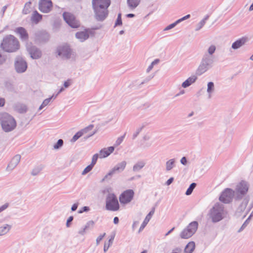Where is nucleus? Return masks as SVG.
Masks as SVG:
<instances>
[{
  "mask_svg": "<svg viewBox=\"0 0 253 253\" xmlns=\"http://www.w3.org/2000/svg\"><path fill=\"white\" fill-rule=\"evenodd\" d=\"M227 215V211L225 209L223 205L217 203L208 213V216L212 223H217L226 218Z\"/></svg>",
  "mask_w": 253,
  "mask_h": 253,
  "instance_id": "obj_1",
  "label": "nucleus"
},
{
  "mask_svg": "<svg viewBox=\"0 0 253 253\" xmlns=\"http://www.w3.org/2000/svg\"><path fill=\"white\" fill-rule=\"evenodd\" d=\"M20 47L18 40L12 35H7L3 38L0 47L7 52H16Z\"/></svg>",
  "mask_w": 253,
  "mask_h": 253,
  "instance_id": "obj_2",
  "label": "nucleus"
},
{
  "mask_svg": "<svg viewBox=\"0 0 253 253\" xmlns=\"http://www.w3.org/2000/svg\"><path fill=\"white\" fill-rule=\"evenodd\" d=\"M0 124L3 130L6 132L12 131L16 126L14 118L6 113H0Z\"/></svg>",
  "mask_w": 253,
  "mask_h": 253,
  "instance_id": "obj_3",
  "label": "nucleus"
},
{
  "mask_svg": "<svg viewBox=\"0 0 253 253\" xmlns=\"http://www.w3.org/2000/svg\"><path fill=\"white\" fill-rule=\"evenodd\" d=\"M213 59H210L208 56H203L200 63L198 67L196 73L197 75H202L213 66Z\"/></svg>",
  "mask_w": 253,
  "mask_h": 253,
  "instance_id": "obj_4",
  "label": "nucleus"
},
{
  "mask_svg": "<svg viewBox=\"0 0 253 253\" xmlns=\"http://www.w3.org/2000/svg\"><path fill=\"white\" fill-rule=\"evenodd\" d=\"M105 208L107 210L113 211H117L119 210V204L114 194L109 193L107 196Z\"/></svg>",
  "mask_w": 253,
  "mask_h": 253,
  "instance_id": "obj_5",
  "label": "nucleus"
},
{
  "mask_svg": "<svg viewBox=\"0 0 253 253\" xmlns=\"http://www.w3.org/2000/svg\"><path fill=\"white\" fill-rule=\"evenodd\" d=\"M198 222L194 221L190 223L186 228L184 229L180 234V236L182 239H188L194 235L198 227Z\"/></svg>",
  "mask_w": 253,
  "mask_h": 253,
  "instance_id": "obj_6",
  "label": "nucleus"
},
{
  "mask_svg": "<svg viewBox=\"0 0 253 253\" xmlns=\"http://www.w3.org/2000/svg\"><path fill=\"white\" fill-rule=\"evenodd\" d=\"M249 189L248 183L245 181H242L236 186L235 194V199L240 200L247 193Z\"/></svg>",
  "mask_w": 253,
  "mask_h": 253,
  "instance_id": "obj_7",
  "label": "nucleus"
},
{
  "mask_svg": "<svg viewBox=\"0 0 253 253\" xmlns=\"http://www.w3.org/2000/svg\"><path fill=\"white\" fill-rule=\"evenodd\" d=\"M63 17L66 22L72 28H76L79 27L80 22L77 20L74 15L69 12H64Z\"/></svg>",
  "mask_w": 253,
  "mask_h": 253,
  "instance_id": "obj_8",
  "label": "nucleus"
},
{
  "mask_svg": "<svg viewBox=\"0 0 253 253\" xmlns=\"http://www.w3.org/2000/svg\"><path fill=\"white\" fill-rule=\"evenodd\" d=\"M235 196V191L229 188L226 189L219 197V200L224 204L230 203L234 196Z\"/></svg>",
  "mask_w": 253,
  "mask_h": 253,
  "instance_id": "obj_9",
  "label": "nucleus"
},
{
  "mask_svg": "<svg viewBox=\"0 0 253 253\" xmlns=\"http://www.w3.org/2000/svg\"><path fill=\"white\" fill-rule=\"evenodd\" d=\"M94 16L98 21H103L107 17L108 14V8L104 7H93Z\"/></svg>",
  "mask_w": 253,
  "mask_h": 253,
  "instance_id": "obj_10",
  "label": "nucleus"
},
{
  "mask_svg": "<svg viewBox=\"0 0 253 253\" xmlns=\"http://www.w3.org/2000/svg\"><path fill=\"white\" fill-rule=\"evenodd\" d=\"M14 66L16 71L18 73H22L26 71L27 64L24 59L20 56L15 58Z\"/></svg>",
  "mask_w": 253,
  "mask_h": 253,
  "instance_id": "obj_11",
  "label": "nucleus"
},
{
  "mask_svg": "<svg viewBox=\"0 0 253 253\" xmlns=\"http://www.w3.org/2000/svg\"><path fill=\"white\" fill-rule=\"evenodd\" d=\"M134 192L131 189L125 191L120 196L119 199L121 203L126 204L129 203L133 199Z\"/></svg>",
  "mask_w": 253,
  "mask_h": 253,
  "instance_id": "obj_12",
  "label": "nucleus"
},
{
  "mask_svg": "<svg viewBox=\"0 0 253 253\" xmlns=\"http://www.w3.org/2000/svg\"><path fill=\"white\" fill-rule=\"evenodd\" d=\"M52 7V3L51 0H40L39 2V9L43 13L49 12Z\"/></svg>",
  "mask_w": 253,
  "mask_h": 253,
  "instance_id": "obj_13",
  "label": "nucleus"
},
{
  "mask_svg": "<svg viewBox=\"0 0 253 253\" xmlns=\"http://www.w3.org/2000/svg\"><path fill=\"white\" fill-rule=\"evenodd\" d=\"M58 54L63 59H69L71 56V50L67 45L59 46L57 48Z\"/></svg>",
  "mask_w": 253,
  "mask_h": 253,
  "instance_id": "obj_14",
  "label": "nucleus"
},
{
  "mask_svg": "<svg viewBox=\"0 0 253 253\" xmlns=\"http://www.w3.org/2000/svg\"><path fill=\"white\" fill-rule=\"evenodd\" d=\"M35 40L39 42H45L49 39V35L45 31H38L35 34Z\"/></svg>",
  "mask_w": 253,
  "mask_h": 253,
  "instance_id": "obj_15",
  "label": "nucleus"
},
{
  "mask_svg": "<svg viewBox=\"0 0 253 253\" xmlns=\"http://www.w3.org/2000/svg\"><path fill=\"white\" fill-rule=\"evenodd\" d=\"M27 50L30 54L31 57L37 59L40 58L42 56L41 51L35 46H28Z\"/></svg>",
  "mask_w": 253,
  "mask_h": 253,
  "instance_id": "obj_16",
  "label": "nucleus"
},
{
  "mask_svg": "<svg viewBox=\"0 0 253 253\" xmlns=\"http://www.w3.org/2000/svg\"><path fill=\"white\" fill-rule=\"evenodd\" d=\"M93 127V125H90L82 129L80 131L77 132L71 139V142L74 143L76 142L79 138L84 134L87 133L89 130H91Z\"/></svg>",
  "mask_w": 253,
  "mask_h": 253,
  "instance_id": "obj_17",
  "label": "nucleus"
},
{
  "mask_svg": "<svg viewBox=\"0 0 253 253\" xmlns=\"http://www.w3.org/2000/svg\"><path fill=\"white\" fill-rule=\"evenodd\" d=\"M94 225V222L93 220H89L86 223L84 226L81 228L78 231L79 235L84 236L86 232L92 229Z\"/></svg>",
  "mask_w": 253,
  "mask_h": 253,
  "instance_id": "obj_18",
  "label": "nucleus"
},
{
  "mask_svg": "<svg viewBox=\"0 0 253 253\" xmlns=\"http://www.w3.org/2000/svg\"><path fill=\"white\" fill-rule=\"evenodd\" d=\"M92 7L108 8L110 5V0H92Z\"/></svg>",
  "mask_w": 253,
  "mask_h": 253,
  "instance_id": "obj_19",
  "label": "nucleus"
},
{
  "mask_svg": "<svg viewBox=\"0 0 253 253\" xmlns=\"http://www.w3.org/2000/svg\"><path fill=\"white\" fill-rule=\"evenodd\" d=\"M21 159V156L20 155H16L14 156L9 163L8 164L6 170L8 171H11L13 170L19 164Z\"/></svg>",
  "mask_w": 253,
  "mask_h": 253,
  "instance_id": "obj_20",
  "label": "nucleus"
},
{
  "mask_svg": "<svg viewBox=\"0 0 253 253\" xmlns=\"http://www.w3.org/2000/svg\"><path fill=\"white\" fill-rule=\"evenodd\" d=\"M114 146H110L107 148H104L100 150L99 155L100 159H103L107 157L114 151Z\"/></svg>",
  "mask_w": 253,
  "mask_h": 253,
  "instance_id": "obj_21",
  "label": "nucleus"
},
{
  "mask_svg": "<svg viewBox=\"0 0 253 253\" xmlns=\"http://www.w3.org/2000/svg\"><path fill=\"white\" fill-rule=\"evenodd\" d=\"M247 41L248 40L246 38L243 37L239 39L232 43L231 47L235 50L238 49L243 46Z\"/></svg>",
  "mask_w": 253,
  "mask_h": 253,
  "instance_id": "obj_22",
  "label": "nucleus"
},
{
  "mask_svg": "<svg viewBox=\"0 0 253 253\" xmlns=\"http://www.w3.org/2000/svg\"><path fill=\"white\" fill-rule=\"evenodd\" d=\"M15 32L19 35L22 40L26 41L28 40V34L25 28L23 27L17 28L15 30Z\"/></svg>",
  "mask_w": 253,
  "mask_h": 253,
  "instance_id": "obj_23",
  "label": "nucleus"
},
{
  "mask_svg": "<svg viewBox=\"0 0 253 253\" xmlns=\"http://www.w3.org/2000/svg\"><path fill=\"white\" fill-rule=\"evenodd\" d=\"M197 80V77L195 75H192L183 82L181 86L183 88H187L194 84Z\"/></svg>",
  "mask_w": 253,
  "mask_h": 253,
  "instance_id": "obj_24",
  "label": "nucleus"
},
{
  "mask_svg": "<svg viewBox=\"0 0 253 253\" xmlns=\"http://www.w3.org/2000/svg\"><path fill=\"white\" fill-rule=\"evenodd\" d=\"M155 212V208H153L152 210L149 212V213L146 215L145 218L144 219L143 223H142L139 230V232H140L141 231H142L145 227L146 226L147 223L149 222L152 216L154 214Z\"/></svg>",
  "mask_w": 253,
  "mask_h": 253,
  "instance_id": "obj_25",
  "label": "nucleus"
},
{
  "mask_svg": "<svg viewBox=\"0 0 253 253\" xmlns=\"http://www.w3.org/2000/svg\"><path fill=\"white\" fill-rule=\"evenodd\" d=\"M216 46L214 44L210 45L207 48V52L203 56H208L210 59H213V54L216 50Z\"/></svg>",
  "mask_w": 253,
  "mask_h": 253,
  "instance_id": "obj_26",
  "label": "nucleus"
},
{
  "mask_svg": "<svg viewBox=\"0 0 253 253\" xmlns=\"http://www.w3.org/2000/svg\"><path fill=\"white\" fill-rule=\"evenodd\" d=\"M146 165V163L144 160L137 161L132 167V171L134 172L139 171Z\"/></svg>",
  "mask_w": 253,
  "mask_h": 253,
  "instance_id": "obj_27",
  "label": "nucleus"
},
{
  "mask_svg": "<svg viewBox=\"0 0 253 253\" xmlns=\"http://www.w3.org/2000/svg\"><path fill=\"white\" fill-rule=\"evenodd\" d=\"M76 37L83 42L88 38L89 34L87 31L79 32L76 34Z\"/></svg>",
  "mask_w": 253,
  "mask_h": 253,
  "instance_id": "obj_28",
  "label": "nucleus"
},
{
  "mask_svg": "<svg viewBox=\"0 0 253 253\" xmlns=\"http://www.w3.org/2000/svg\"><path fill=\"white\" fill-rule=\"evenodd\" d=\"M215 87L214 83L212 82H210L207 84V93L208 98L210 99L211 98L213 93L214 92Z\"/></svg>",
  "mask_w": 253,
  "mask_h": 253,
  "instance_id": "obj_29",
  "label": "nucleus"
},
{
  "mask_svg": "<svg viewBox=\"0 0 253 253\" xmlns=\"http://www.w3.org/2000/svg\"><path fill=\"white\" fill-rule=\"evenodd\" d=\"M42 19V15L39 13L37 10L33 12L31 18V20L32 22L36 24H38Z\"/></svg>",
  "mask_w": 253,
  "mask_h": 253,
  "instance_id": "obj_30",
  "label": "nucleus"
},
{
  "mask_svg": "<svg viewBox=\"0 0 253 253\" xmlns=\"http://www.w3.org/2000/svg\"><path fill=\"white\" fill-rule=\"evenodd\" d=\"M126 165V162L124 161L117 164L113 168L115 169L116 171L117 172V173H120L125 169Z\"/></svg>",
  "mask_w": 253,
  "mask_h": 253,
  "instance_id": "obj_31",
  "label": "nucleus"
},
{
  "mask_svg": "<svg viewBox=\"0 0 253 253\" xmlns=\"http://www.w3.org/2000/svg\"><path fill=\"white\" fill-rule=\"evenodd\" d=\"M44 166L41 164L35 166L31 171V175L33 176L38 175L42 170Z\"/></svg>",
  "mask_w": 253,
  "mask_h": 253,
  "instance_id": "obj_32",
  "label": "nucleus"
},
{
  "mask_svg": "<svg viewBox=\"0 0 253 253\" xmlns=\"http://www.w3.org/2000/svg\"><path fill=\"white\" fill-rule=\"evenodd\" d=\"M175 166V159H171L166 163V170L167 171L171 170Z\"/></svg>",
  "mask_w": 253,
  "mask_h": 253,
  "instance_id": "obj_33",
  "label": "nucleus"
},
{
  "mask_svg": "<svg viewBox=\"0 0 253 253\" xmlns=\"http://www.w3.org/2000/svg\"><path fill=\"white\" fill-rule=\"evenodd\" d=\"M11 228V225L5 224L0 227V236L7 234Z\"/></svg>",
  "mask_w": 253,
  "mask_h": 253,
  "instance_id": "obj_34",
  "label": "nucleus"
},
{
  "mask_svg": "<svg viewBox=\"0 0 253 253\" xmlns=\"http://www.w3.org/2000/svg\"><path fill=\"white\" fill-rule=\"evenodd\" d=\"M195 248V244L194 242H189L184 249V253H192Z\"/></svg>",
  "mask_w": 253,
  "mask_h": 253,
  "instance_id": "obj_35",
  "label": "nucleus"
},
{
  "mask_svg": "<svg viewBox=\"0 0 253 253\" xmlns=\"http://www.w3.org/2000/svg\"><path fill=\"white\" fill-rule=\"evenodd\" d=\"M140 1V0H127V3L129 8L133 9L138 6Z\"/></svg>",
  "mask_w": 253,
  "mask_h": 253,
  "instance_id": "obj_36",
  "label": "nucleus"
},
{
  "mask_svg": "<svg viewBox=\"0 0 253 253\" xmlns=\"http://www.w3.org/2000/svg\"><path fill=\"white\" fill-rule=\"evenodd\" d=\"M249 201V197H247L245 198H244L238 208L239 211H244L247 206Z\"/></svg>",
  "mask_w": 253,
  "mask_h": 253,
  "instance_id": "obj_37",
  "label": "nucleus"
},
{
  "mask_svg": "<svg viewBox=\"0 0 253 253\" xmlns=\"http://www.w3.org/2000/svg\"><path fill=\"white\" fill-rule=\"evenodd\" d=\"M31 4H32V2L31 1L27 2L25 4L24 7L22 10L23 14H27L30 13V9L31 8Z\"/></svg>",
  "mask_w": 253,
  "mask_h": 253,
  "instance_id": "obj_38",
  "label": "nucleus"
},
{
  "mask_svg": "<svg viewBox=\"0 0 253 253\" xmlns=\"http://www.w3.org/2000/svg\"><path fill=\"white\" fill-rule=\"evenodd\" d=\"M114 237H115V235H112L110 239L108 241V242H105L104 243V249H103L104 252H106L108 250L109 247L112 245V244L113 243V241L114 239Z\"/></svg>",
  "mask_w": 253,
  "mask_h": 253,
  "instance_id": "obj_39",
  "label": "nucleus"
},
{
  "mask_svg": "<svg viewBox=\"0 0 253 253\" xmlns=\"http://www.w3.org/2000/svg\"><path fill=\"white\" fill-rule=\"evenodd\" d=\"M209 16H206L203 19H202L196 26L195 30L196 31L200 30L205 24L206 21L208 20Z\"/></svg>",
  "mask_w": 253,
  "mask_h": 253,
  "instance_id": "obj_40",
  "label": "nucleus"
},
{
  "mask_svg": "<svg viewBox=\"0 0 253 253\" xmlns=\"http://www.w3.org/2000/svg\"><path fill=\"white\" fill-rule=\"evenodd\" d=\"M117 172L116 171L115 169L113 168L109 170V171L107 173V174L104 176L103 179V180H105L106 179H111V177L115 173H117Z\"/></svg>",
  "mask_w": 253,
  "mask_h": 253,
  "instance_id": "obj_41",
  "label": "nucleus"
},
{
  "mask_svg": "<svg viewBox=\"0 0 253 253\" xmlns=\"http://www.w3.org/2000/svg\"><path fill=\"white\" fill-rule=\"evenodd\" d=\"M196 186V183H191L189 188L187 189V191H186L185 194L186 195H190L192 194L193 190Z\"/></svg>",
  "mask_w": 253,
  "mask_h": 253,
  "instance_id": "obj_42",
  "label": "nucleus"
},
{
  "mask_svg": "<svg viewBox=\"0 0 253 253\" xmlns=\"http://www.w3.org/2000/svg\"><path fill=\"white\" fill-rule=\"evenodd\" d=\"M159 62L160 60L159 59H156L154 60L147 69L146 72L149 73L153 69L154 66L158 64L159 63Z\"/></svg>",
  "mask_w": 253,
  "mask_h": 253,
  "instance_id": "obj_43",
  "label": "nucleus"
},
{
  "mask_svg": "<svg viewBox=\"0 0 253 253\" xmlns=\"http://www.w3.org/2000/svg\"><path fill=\"white\" fill-rule=\"evenodd\" d=\"M63 143V140L60 139L57 141V143L54 145L53 148L56 150L59 149L62 147Z\"/></svg>",
  "mask_w": 253,
  "mask_h": 253,
  "instance_id": "obj_44",
  "label": "nucleus"
},
{
  "mask_svg": "<svg viewBox=\"0 0 253 253\" xmlns=\"http://www.w3.org/2000/svg\"><path fill=\"white\" fill-rule=\"evenodd\" d=\"M52 97H49L44 100L41 105L40 106L39 110H42L43 108L47 106L49 103Z\"/></svg>",
  "mask_w": 253,
  "mask_h": 253,
  "instance_id": "obj_45",
  "label": "nucleus"
},
{
  "mask_svg": "<svg viewBox=\"0 0 253 253\" xmlns=\"http://www.w3.org/2000/svg\"><path fill=\"white\" fill-rule=\"evenodd\" d=\"M17 110L20 113H24L27 112V107L25 105H20L17 106Z\"/></svg>",
  "mask_w": 253,
  "mask_h": 253,
  "instance_id": "obj_46",
  "label": "nucleus"
},
{
  "mask_svg": "<svg viewBox=\"0 0 253 253\" xmlns=\"http://www.w3.org/2000/svg\"><path fill=\"white\" fill-rule=\"evenodd\" d=\"M144 127L145 125L143 124L141 126L136 128L135 132L133 134V139L135 138L137 136V135L141 131V130Z\"/></svg>",
  "mask_w": 253,
  "mask_h": 253,
  "instance_id": "obj_47",
  "label": "nucleus"
},
{
  "mask_svg": "<svg viewBox=\"0 0 253 253\" xmlns=\"http://www.w3.org/2000/svg\"><path fill=\"white\" fill-rule=\"evenodd\" d=\"M250 216H249L247 219L244 222V223L243 224V225H242V226L240 227V228L238 230V233H240L241 232V231H242L247 226V225L249 224V221H250Z\"/></svg>",
  "mask_w": 253,
  "mask_h": 253,
  "instance_id": "obj_48",
  "label": "nucleus"
},
{
  "mask_svg": "<svg viewBox=\"0 0 253 253\" xmlns=\"http://www.w3.org/2000/svg\"><path fill=\"white\" fill-rule=\"evenodd\" d=\"M94 166H93L92 165H91V164L89 165L88 166H87L84 169V170L82 171V175H85L86 174V173H87L88 172H89L91 170V169H92V168H93Z\"/></svg>",
  "mask_w": 253,
  "mask_h": 253,
  "instance_id": "obj_49",
  "label": "nucleus"
},
{
  "mask_svg": "<svg viewBox=\"0 0 253 253\" xmlns=\"http://www.w3.org/2000/svg\"><path fill=\"white\" fill-rule=\"evenodd\" d=\"M99 158V155L98 153L95 154L93 155L91 159V165L94 166L95 164L96 163V162L97 161V159Z\"/></svg>",
  "mask_w": 253,
  "mask_h": 253,
  "instance_id": "obj_50",
  "label": "nucleus"
},
{
  "mask_svg": "<svg viewBox=\"0 0 253 253\" xmlns=\"http://www.w3.org/2000/svg\"><path fill=\"white\" fill-rule=\"evenodd\" d=\"M125 135L126 133H125L123 136L118 138L115 143V146H118L122 143L125 138Z\"/></svg>",
  "mask_w": 253,
  "mask_h": 253,
  "instance_id": "obj_51",
  "label": "nucleus"
},
{
  "mask_svg": "<svg viewBox=\"0 0 253 253\" xmlns=\"http://www.w3.org/2000/svg\"><path fill=\"white\" fill-rule=\"evenodd\" d=\"M122 24V18H121V14L119 13L118 15V17L117 20L115 23V26H120Z\"/></svg>",
  "mask_w": 253,
  "mask_h": 253,
  "instance_id": "obj_52",
  "label": "nucleus"
},
{
  "mask_svg": "<svg viewBox=\"0 0 253 253\" xmlns=\"http://www.w3.org/2000/svg\"><path fill=\"white\" fill-rule=\"evenodd\" d=\"M6 60V57L4 55L2 54L0 51V65L4 63Z\"/></svg>",
  "mask_w": 253,
  "mask_h": 253,
  "instance_id": "obj_53",
  "label": "nucleus"
},
{
  "mask_svg": "<svg viewBox=\"0 0 253 253\" xmlns=\"http://www.w3.org/2000/svg\"><path fill=\"white\" fill-rule=\"evenodd\" d=\"M90 210V209L88 207L84 206L83 207L81 210L78 211V213H82L83 212H87Z\"/></svg>",
  "mask_w": 253,
  "mask_h": 253,
  "instance_id": "obj_54",
  "label": "nucleus"
},
{
  "mask_svg": "<svg viewBox=\"0 0 253 253\" xmlns=\"http://www.w3.org/2000/svg\"><path fill=\"white\" fill-rule=\"evenodd\" d=\"M106 233H104L103 234L100 235L96 239V244L98 245L100 243V242L102 240L103 237L105 236Z\"/></svg>",
  "mask_w": 253,
  "mask_h": 253,
  "instance_id": "obj_55",
  "label": "nucleus"
},
{
  "mask_svg": "<svg viewBox=\"0 0 253 253\" xmlns=\"http://www.w3.org/2000/svg\"><path fill=\"white\" fill-rule=\"evenodd\" d=\"M9 206L8 203H5L0 207V213L6 210Z\"/></svg>",
  "mask_w": 253,
  "mask_h": 253,
  "instance_id": "obj_56",
  "label": "nucleus"
},
{
  "mask_svg": "<svg viewBox=\"0 0 253 253\" xmlns=\"http://www.w3.org/2000/svg\"><path fill=\"white\" fill-rule=\"evenodd\" d=\"M176 26L175 23H173L169 26H167L164 29V31H168L169 30L173 28H174Z\"/></svg>",
  "mask_w": 253,
  "mask_h": 253,
  "instance_id": "obj_57",
  "label": "nucleus"
},
{
  "mask_svg": "<svg viewBox=\"0 0 253 253\" xmlns=\"http://www.w3.org/2000/svg\"><path fill=\"white\" fill-rule=\"evenodd\" d=\"M73 220V216H70L67 219V222H66V226L67 227H70V223L71 222H72Z\"/></svg>",
  "mask_w": 253,
  "mask_h": 253,
  "instance_id": "obj_58",
  "label": "nucleus"
},
{
  "mask_svg": "<svg viewBox=\"0 0 253 253\" xmlns=\"http://www.w3.org/2000/svg\"><path fill=\"white\" fill-rule=\"evenodd\" d=\"M180 163L183 165H186L187 163V161L186 157H182L180 160Z\"/></svg>",
  "mask_w": 253,
  "mask_h": 253,
  "instance_id": "obj_59",
  "label": "nucleus"
},
{
  "mask_svg": "<svg viewBox=\"0 0 253 253\" xmlns=\"http://www.w3.org/2000/svg\"><path fill=\"white\" fill-rule=\"evenodd\" d=\"M173 180H174V178L173 177H170V178H169L166 182V184L167 185H169L170 184H171L172 182L173 181Z\"/></svg>",
  "mask_w": 253,
  "mask_h": 253,
  "instance_id": "obj_60",
  "label": "nucleus"
},
{
  "mask_svg": "<svg viewBox=\"0 0 253 253\" xmlns=\"http://www.w3.org/2000/svg\"><path fill=\"white\" fill-rule=\"evenodd\" d=\"M78 207V204L75 203V204H73L71 207V211H75L77 209Z\"/></svg>",
  "mask_w": 253,
  "mask_h": 253,
  "instance_id": "obj_61",
  "label": "nucleus"
},
{
  "mask_svg": "<svg viewBox=\"0 0 253 253\" xmlns=\"http://www.w3.org/2000/svg\"><path fill=\"white\" fill-rule=\"evenodd\" d=\"M5 104V100L3 98L0 97V107H2Z\"/></svg>",
  "mask_w": 253,
  "mask_h": 253,
  "instance_id": "obj_62",
  "label": "nucleus"
},
{
  "mask_svg": "<svg viewBox=\"0 0 253 253\" xmlns=\"http://www.w3.org/2000/svg\"><path fill=\"white\" fill-rule=\"evenodd\" d=\"M70 85V83L69 80L65 82L64 83V86L65 87H68Z\"/></svg>",
  "mask_w": 253,
  "mask_h": 253,
  "instance_id": "obj_63",
  "label": "nucleus"
},
{
  "mask_svg": "<svg viewBox=\"0 0 253 253\" xmlns=\"http://www.w3.org/2000/svg\"><path fill=\"white\" fill-rule=\"evenodd\" d=\"M113 222L116 224H118L119 222V218L118 217H115L114 218Z\"/></svg>",
  "mask_w": 253,
  "mask_h": 253,
  "instance_id": "obj_64",
  "label": "nucleus"
}]
</instances>
